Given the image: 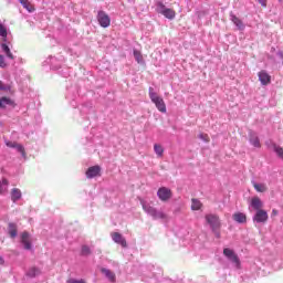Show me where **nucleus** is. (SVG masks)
<instances>
[{"mask_svg":"<svg viewBox=\"0 0 283 283\" xmlns=\"http://www.w3.org/2000/svg\"><path fill=\"white\" fill-rule=\"evenodd\" d=\"M51 67V70H55L60 76L67 78L70 76V67H67L65 63V57L63 55L57 56H49L45 61Z\"/></svg>","mask_w":283,"mask_h":283,"instance_id":"1","label":"nucleus"},{"mask_svg":"<svg viewBox=\"0 0 283 283\" xmlns=\"http://www.w3.org/2000/svg\"><path fill=\"white\" fill-rule=\"evenodd\" d=\"M0 36L2 39V43L0 44L2 53L7 56V59L14 60V54H12V43L10 42V36H8V27L2 24L0 21Z\"/></svg>","mask_w":283,"mask_h":283,"instance_id":"2","label":"nucleus"},{"mask_svg":"<svg viewBox=\"0 0 283 283\" xmlns=\"http://www.w3.org/2000/svg\"><path fill=\"white\" fill-rule=\"evenodd\" d=\"M140 205L143 207L145 213H147V216H150V218H153V220H165V218H167V214L165 212H163V210L156 209L155 207H153L145 200H142Z\"/></svg>","mask_w":283,"mask_h":283,"instance_id":"3","label":"nucleus"},{"mask_svg":"<svg viewBox=\"0 0 283 283\" xmlns=\"http://www.w3.org/2000/svg\"><path fill=\"white\" fill-rule=\"evenodd\" d=\"M148 94L151 103H154L158 112H161V114H167V105L165 104V99H163L158 93L154 92V87H149Z\"/></svg>","mask_w":283,"mask_h":283,"instance_id":"4","label":"nucleus"},{"mask_svg":"<svg viewBox=\"0 0 283 283\" xmlns=\"http://www.w3.org/2000/svg\"><path fill=\"white\" fill-rule=\"evenodd\" d=\"M206 222L207 224H209L216 238H220V227H221L220 218L217 214L209 213V214H206Z\"/></svg>","mask_w":283,"mask_h":283,"instance_id":"5","label":"nucleus"},{"mask_svg":"<svg viewBox=\"0 0 283 283\" xmlns=\"http://www.w3.org/2000/svg\"><path fill=\"white\" fill-rule=\"evenodd\" d=\"M156 11L158 12V14H163V17L169 19L170 21L172 19H176V11L167 8L163 2H157Z\"/></svg>","mask_w":283,"mask_h":283,"instance_id":"6","label":"nucleus"},{"mask_svg":"<svg viewBox=\"0 0 283 283\" xmlns=\"http://www.w3.org/2000/svg\"><path fill=\"white\" fill-rule=\"evenodd\" d=\"M223 255L224 258H227V260H229V262H231V264L235 266V269H240V258L238 256L235 251L230 248H224Z\"/></svg>","mask_w":283,"mask_h":283,"instance_id":"7","label":"nucleus"},{"mask_svg":"<svg viewBox=\"0 0 283 283\" xmlns=\"http://www.w3.org/2000/svg\"><path fill=\"white\" fill-rule=\"evenodd\" d=\"M252 221L255 224H266L269 222V212L266 210H256L252 217Z\"/></svg>","mask_w":283,"mask_h":283,"instance_id":"8","label":"nucleus"},{"mask_svg":"<svg viewBox=\"0 0 283 283\" xmlns=\"http://www.w3.org/2000/svg\"><path fill=\"white\" fill-rule=\"evenodd\" d=\"M97 21L101 28H109V25L112 24V19L105 11H98Z\"/></svg>","mask_w":283,"mask_h":283,"instance_id":"9","label":"nucleus"},{"mask_svg":"<svg viewBox=\"0 0 283 283\" xmlns=\"http://www.w3.org/2000/svg\"><path fill=\"white\" fill-rule=\"evenodd\" d=\"M157 196H158L159 200H161L163 202H167V200H169L172 196L171 189H169L167 187H161L158 189Z\"/></svg>","mask_w":283,"mask_h":283,"instance_id":"10","label":"nucleus"},{"mask_svg":"<svg viewBox=\"0 0 283 283\" xmlns=\"http://www.w3.org/2000/svg\"><path fill=\"white\" fill-rule=\"evenodd\" d=\"M4 144L7 147H10L11 149H17V151L21 154L23 158H25V148L23 147V145L18 144L17 142H10L8 139L4 140Z\"/></svg>","mask_w":283,"mask_h":283,"instance_id":"11","label":"nucleus"},{"mask_svg":"<svg viewBox=\"0 0 283 283\" xmlns=\"http://www.w3.org/2000/svg\"><path fill=\"white\" fill-rule=\"evenodd\" d=\"M21 244L25 251H32V242L30 241V233L23 232L21 234Z\"/></svg>","mask_w":283,"mask_h":283,"instance_id":"12","label":"nucleus"},{"mask_svg":"<svg viewBox=\"0 0 283 283\" xmlns=\"http://www.w3.org/2000/svg\"><path fill=\"white\" fill-rule=\"evenodd\" d=\"M251 209H254V211H262L264 207V202H262V199L259 197H253L250 202Z\"/></svg>","mask_w":283,"mask_h":283,"instance_id":"13","label":"nucleus"},{"mask_svg":"<svg viewBox=\"0 0 283 283\" xmlns=\"http://www.w3.org/2000/svg\"><path fill=\"white\" fill-rule=\"evenodd\" d=\"M99 174H101V166H93L86 170V178L88 179L96 178V176H99Z\"/></svg>","mask_w":283,"mask_h":283,"instance_id":"14","label":"nucleus"},{"mask_svg":"<svg viewBox=\"0 0 283 283\" xmlns=\"http://www.w3.org/2000/svg\"><path fill=\"white\" fill-rule=\"evenodd\" d=\"M230 21L238 28V30L242 31L244 30L245 25L244 22L240 20L233 12H230Z\"/></svg>","mask_w":283,"mask_h":283,"instance_id":"15","label":"nucleus"},{"mask_svg":"<svg viewBox=\"0 0 283 283\" xmlns=\"http://www.w3.org/2000/svg\"><path fill=\"white\" fill-rule=\"evenodd\" d=\"M112 240L115 241L116 244H120V247H127V241L123 238L122 233L115 232L112 234Z\"/></svg>","mask_w":283,"mask_h":283,"instance_id":"16","label":"nucleus"},{"mask_svg":"<svg viewBox=\"0 0 283 283\" xmlns=\"http://www.w3.org/2000/svg\"><path fill=\"white\" fill-rule=\"evenodd\" d=\"M261 85H269L271 83V75L266 71H261L258 74Z\"/></svg>","mask_w":283,"mask_h":283,"instance_id":"17","label":"nucleus"},{"mask_svg":"<svg viewBox=\"0 0 283 283\" xmlns=\"http://www.w3.org/2000/svg\"><path fill=\"white\" fill-rule=\"evenodd\" d=\"M1 105L0 109H6V106L9 105V107H17V103L10 97H1L0 98Z\"/></svg>","mask_w":283,"mask_h":283,"instance_id":"18","label":"nucleus"},{"mask_svg":"<svg viewBox=\"0 0 283 283\" xmlns=\"http://www.w3.org/2000/svg\"><path fill=\"white\" fill-rule=\"evenodd\" d=\"M232 219L234 222H238V224H247V214L244 212H235Z\"/></svg>","mask_w":283,"mask_h":283,"instance_id":"19","label":"nucleus"},{"mask_svg":"<svg viewBox=\"0 0 283 283\" xmlns=\"http://www.w3.org/2000/svg\"><path fill=\"white\" fill-rule=\"evenodd\" d=\"M81 114H90L91 112H94V107L92 106V102H88L86 104L81 105L80 107Z\"/></svg>","mask_w":283,"mask_h":283,"instance_id":"20","label":"nucleus"},{"mask_svg":"<svg viewBox=\"0 0 283 283\" xmlns=\"http://www.w3.org/2000/svg\"><path fill=\"white\" fill-rule=\"evenodd\" d=\"M22 193L21 190L19 188H13L11 190V200L12 202H19V200H21Z\"/></svg>","mask_w":283,"mask_h":283,"instance_id":"21","label":"nucleus"},{"mask_svg":"<svg viewBox=\"0 0 283 283\" xmlns=\"http://www.w3.org/2000/svg\"><path fill=\"white\" fill-rule=\"evenodd\" d=\"M102 273L107 277V280H109V282H116V274L111 270L103 268Z\"/></svg>","mask_w":283,"mask_h":283,"instance_id":"22","label":"nucleus"},{"mask_svg":"<svg viewBox=\"0 0 283 283\" xmlns=\"http://www.w3.org/2000/svg\"><path fill=\"white\" fill-rule=\"evenodd\" d=\"M250 144H251L253 147H256V148L262 147V145L260 144V137H258V135H255V133H252V134L250 135Z\"/></svg>","mask_w":283,"mask_h":283,"instance_id":"23","label":"nucleus"},{"mask_svg":"<svg viewBox=\"0 0 283 283\" xmlns=\"http://www.w3.org/2000/svg\"><path fill=\"white\" fill-rule=\"evenodd\" d=\"M18 1L19 3H21L24 10H28V12H34V7H32L29 0H18Z\"/></svg>","mask_w":283,"mask_h":283,"instance_id":"24","label":"nucleus"},{"mask_svg":"<svg viewBox=\"0 0 283 283\" xmlns=\"http://www.w3.org/2000/svg\"><path fill=\"white\" fill-rule=\"evenodd\" d=\"M133 54H134L135 61L139 65H145V60L143 59V54L140 53V51L134 50Z\"/></svg>","mask_w":283,"mask_h":283,"instance_id":"25","label":"nucleus"},{"mask_svg":"<svg viewBox=\"0 0 283 283\" xmlns=\"http://www.w3.org/2000/svg\"><path fill=\"white\" fill-rule=\"evenodd\" d=\"M202 209V202L198 199H192L191 200V210L192 211H200Z\"/></svg>","mask_w":283,"mask_h":283,"instance_id":"26","label":"nucleus"},{"mask_svg":"<svg viewBox=\"0 0 283 283\" xmlns=\"http://www.w3.org/2000/svg\"><path fill=\"white\" fill-rule=\"evenodd\" d=\"M253 187L259 193H264V191H266V184H258L253 181Z\"/></svg>","mask_w":283,"mask_h":283,"instance_id":"27","label":"nucleus"},{"mask_svg":"<svg viewBox=\"0 0 283 283\" xmlns=\"http://www.w3.org/2000/svg\"><path fill=\"white\" fill-rule=\"evenodd\" d=\"M8 231H9V235L11 238H17V224L15 223H9Z\"/></svg>","mask_w":283,"mask_h":283,"instance_id":"28","label":"nucleus"},{"mask_svg":"<svg viewBox=\"0 0 283 283\" xmlns=\"http://www.w3.org/2000/svg\"><path fill=\"white\" fill-rule=\"evenodd\" d=\"M154 151L159 158H161L163 154H165V148H163L159 144H155Z\"/></svg>","mask_w":283,"mask_h":283,"instance_id":"29","label":"nucleus"},{"mask_svg":"<svg viewBox=\"0 0 283 283\" xmlns=\"http://www.w3.org/2000/svg\"><path fill=\"white\" fill-rule=\"evenodd\" d=\"M272 149L273 151L276 153V156H279V158L283 159V148L281 146H277L276 144H272Z\"/></svg>","mask_w":283,"mask_h":283,"instance_id":"30","label":"nucleus"},{"mask_svg":"<svg viewBox=\"0 0 283 283\" xmlns=\"http://www.w3.org/2000/svg\"><path fill=\"white\" fill-rule=\"evenodd\" d=\"M39 273H41V271L36 268H31L29 269V271L27 272V275L29 277H36V275H39Z\"/></svg>","mask_w":283,"mask_h":283,"instance_id":"31","label":"nucleus"},{"mask_svg":"<svg viewBox=\"0 0 283 283\" xmlns=\"http://www.w3.org/2000/svg\"><path fill=\"white\" fill-rule=\"evenodd\" d=\"M0 91L12 92V86H10V84H4L2 81H0Z\"/></svg>","mask_w":283,"mask_h":283,"instance_id":"32","label":"nucleus"},{"mask_svg":"<svg viewBox=\"0 0 283 283\" xmlns=\"http://www.w3.org/2000/svg\"><path fill=\"white\" fill-rule=\"evenodd\" d=\"M0 67L2 70H6V67H8V62H6V56H3L2 54H0Z\"/></svg>","mask_w":283,"mask_h":283,"instance_id":"33","label":"nucleus"},{"mask_svg":"<svg viewBox=\"0 0 283 283\" xmlns=\"http://www.w3.org/2000/svg\"><path fill=\"white\" fill-rule=\"evenodd\" d=\"M92 253V250L87 245L82 247V255H90Z\"/></svg>","mask_w":283,"mask_h":283,"instance_id":"34","label":"nucleus"},{"mask_svg":"<svg viewBox=\"0 0 283 283\" xmlns=\"http://www.w3.org/2000/svg\"><path fill=\"white\" fill-rule=\"evenodd\" d=\"M200 140H203V143H209V135L207 134H199Z\"/></svg>","mask_w":283,"mask_h":283,"instance_id":"35","label":"nucleus"},{"mask_svg":"<svg viewBox=\"0 0 283 283\" xmlns=\"http://www.w3.org/2000/svg\"><path fill=\"white\" fill-rule=\"evenodd\" d=\"M66 283H85V280L81 279V280H76V279H69L66 281Z\"/></svg>","mask_w":283,"mask_h":283,"instance_id":"36","label":"nucleus"},{"mask_svg":"<svg viewBox=\"0 0 283 283\" xmlns=\"http://www.w3.org/2000/svg\"><path fill=\"white\" fill-rule=\"evenodd\" d=\"M9 61H12V59H9ZM13 61H15V63L22 64V63H23V57H17V56H14Z\"/></svg>","mask_w":283,"mask_h":283,"instance_id":"37","label":"nucleus"},{"mask_svg":"<svg viewBox=\"0 0 283 283\" xmlns=\"http://www.w3.org/2000/svg\"><path fill=\"white\" fill-rule=\"evenodd\" d=\"M259 3L263 7L266 8V0H258Z\"/></svg>","mask_w":283,"mask_h":283,"instance_id":"38","label":"nucleus"},{"mask_svg":"<svg viewBox=\"0 0 283 283\" xmlns=\"http://www.w3.org/2000/svg\"><path fill=\"white\" fill-rule=\"evenodd\" d=\"M74 98H76V94L73 95V101L71 102L72 107H76V102Z\"/></svg>","mask_w":283,"mask_h":283,"instance_id":"39","label":"nucleus"},{"mask_svg":"<svg viewBox=\"0 0 283 283\" xmlns=\"http://www.w3.org/2000/svg\"><path fill=\"white\" fill-rule=\"evenodd\" d=\"M4 262H6V261L3 260V256H0V265H1V264H4Z\"/></svg>","mask_w":283,"mask_h":283,"instance_id":"40","label":"nucleus"},{"mask_svg":"<svg viewBox=\"0 0 283 283\" xmlns=\"http://www.w3.org/2000/svg\"><path fill=\"white\" fill-rule=\"evenodd\" d=\"M277 54H279L280 59H283V52L282 51H280Z\"/></svg>","mask_w":283,"mask_h":283,"instance_id":"41","label":"nucleus"},{"mask_svg":"<svg viewBox=\"0 0 283 283\" xmlns=\"http://www.w3.org/2000/svg\"><path fill=\"white\" fill-rule=\"evenodd\" d=\"M272 213H273L274 216H276V214H277V210H272Z\"/></svg>","mask_w":283,"mask_h":283,"instance_id":"42","label":"nucleus"},{"mask_svg":"<svg viewBox=\"0 0 283 283\" xmlns=\"http://www.w3.org/2000/svg\"><path fill=\"white\" fill-rule=\"evenodd\" d=\"M66 98L70 101V99L72 98V96H70V95H66Z\"/></svg>","mask_w":283,"mask_h":283,"instance_id":"43","label":"nucleus"},{"mask_svg":"<svg viewBox=\"0 0 283 283\" xmlns=\"http://www.w3.org/2000/svg\"><path fill=\"white\" fill-rule=\"evenodd\" d=\"M0 105H1V102H0Z\"/></svg>","mask_w":283,"mask_h":283,"instance_id":"44","label":"nucleus"}]
</instances>
